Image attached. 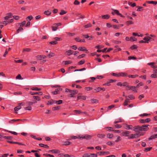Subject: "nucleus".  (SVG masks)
Wrapping results in <instances>:
<instances>
[{"instance_id": "obj_1", "label": "nucleus", "mask_w": 157, "mask_h": 157, "mask_svg": "<svg viewBox=\"0 0 157 157\" xmlns=\"http://www.w3.org/2000/svg\"><path fill=\"white\" fill-rule=\"evenodd\" d=\"M133 131L137 132H140V131H147L148 129V128L147 125H144L142 126H136L133 127Z\"/></svg>"}, {"instance_id": "obj_2", "label": "nucleus", "mask_w": 157, "mask_h": 157, "mask_svg": "<svg viewBox=\"0 0 157 157\" xmlns=\"http://www.w3.org/2000/svg\"><path fill=\"white\" fill-rule=\"evenodd\" d=\"M78 136L79 137V139L80 140H82L83 139L89 140L91 139L92 137L91 136L88 134L80 135V136Z\"/></svg>"}, {"instance_id": "obj_3", "label": "nucleus", "mask_w": 157, "mask_h": 157, "mask_svg": "<svg viewBox=\"0 0 157 157\" xmlns=\"http://www.w3.org/2000/svg\"><path fill=\"white\" fill-rule=\"evenodd\" d=\"M83 157H97V155L95 154L86 153L82 155Z\"/></svg>"}, {"instance_id": "obj_4", "label": "nucleus", "mask_w": 157, "mask_h": 157, "mask_svg": "<svg viewBox=\"0 0 157 157\" xmlns=\"http://www.w3.org/2000/svg\"><path fill=\"white\" fill-rule=\"evenodd\" d=\"M130 132L129 131H125L122 132L121 134V136H128Z\"/></svg>"}, {"instance_id": "obj_5", "label": "nucleus", "mask_w": 157, "mask_h": 157, "mask_svg": "<svg viewBox=\"0 0 157 157\" xmlns=\"http://www.w3.org/2000/svg\"><path fill=\"white\" fill-rule=\"evenodd\" d=\"M150 121V118H147L146 119H141L139 120V121L141 123H144L146 122H149Z\"/></svg>"}, {"instance_id": "obj_6", "label": "nucleus", "mask_w": 157, "mask_h": 157, "mask_svg": "<svg viewBox=\"0 0 157 157\" xmlns=\"http://www.w3.org/2000/svg\"><path fill=\"white\" fill-rule=\"evenodd\" d=\"M56 100L51 99L50 101H48L47 103L48 105H51L54 103H56Z\"/></svg>"}, {"instance_id": "obj_7", "label": "nucleus", "mask_w": 157, "mask_h": 157, "mask_svg": "<svg viewBox=\"0 0 157 157\" xmlns=\"http://www.w3.org/2000/svg\"><path fill=\"white\" fill-rule=\"evenodd\" d=\"M30 94L32 95L37 94L41 95L43 94V93L41 92H30Z\"/></svg>"}, {"instance_id": "obj_8", "label": "nucleus", "mask_w": 157, "mask_h": 157, "mask_svg": "<svg viewBox=\"0 0 157 157\" xmlns=\"http://www.w3.org/2000/svg\"><path fill=\"white\" fill-rule=\"evenodd\" d=\"M12 17V15L11 13H7L6 16L4 17V19L5 20H8L10 18Z\"/></svg>"}, {"instance_id": "obj_9", "label": "nucleus", "mask_w": 157, "mask_h": 157, "mask_svg": "<svg viewBox=\"0 0 157 157\" xmlns=\"http://www.w3.org/2000/svg\"><path fill=\"white\" fill-rule=\"evenodd\" d=\"M46 58V56H45L40 55L37 56V58L39 60H41L42 59H44Z\"/></svg>"}, {"instance_id": "obj_10", "label": "nucleus", "mask_w": 157, "mask_h": 157, "mask_svg": "<svg viewBox=\"0 0 157 157\" xmlns=\"http://www.w3.org/2000/svg\"><path fill=\"white\" fill-rule=\"evenodd\" d=\"M155 63L154 62L148 63V64L149 65H151V67L154 68H157V66L154 65Z\"/></svg>"}, {"instance_id": "obj_11", "label": "nucleus", "mask_w": 157, "mask_h": 157, "mask_svg": "<svg viewBox=\"0 0 157 157\" xmlns=\"http://www.w3.org/2000/svg\"><path fill=\"white\" fill-rule=\"evenodd\" d=\"M86 99V96H78L77 97V100H78L79 99H82L83 100H85Z\"/></svg>"}, {"instance_id": "obj_12", "label": "nucleus", "mask_w": 157, "mask_h": 157, "mask_svg": "<svg viewBox=\"0 0 157 157\" xmlns=\"http://www.w3.org/2000/svg\"><path fill=\"white\" fill-rule=\"evenodd\" d=\"M156 138H157V134L151 136V137L149 138L148 140H150Z\"/></svg>"}, {"instance_id": "obj_13", "label": "nucleus", "mask_w": 157, "mask_h": 157, "mask_svg": "<svg viewBox=\"0 0 157 157\" xmlns=\"http://www.w3.org/2000/svg\"><path fill=\"white\" fill-rule=\"evenodd\" d=\"M101 17L102 18L108 19L109 18L110 16L108 14H107L106 15H102Z\"/></svg>"}, {"instance_id": "obj_14", "label": "nucleus", "mask_w": 157, "mask_h": 157, "mask_svg": "<svg viewBox=\"0 0 157 157\" xmlns=\"http://www.w3.org/2000/svg\"><path fill=\"white\" fill-rule=\"evenodd\" d=\"M73 52L71 50H69L66 52V54L68 56H70L73 54Z\"/></svg>"}, {"instance_id": "obj_15", "label": "nucleus", "mask_w": 157, "mask_h": 157, "mask_svg": "<svg viewBox=\"0 0 157 157\" xmlns=\"http://www.w3.org/2000/svg\"><path fill=\"white\" fill-rule=\"evenodd\" d=\"M119 75L120 76L126 77L128 76V74L126 73L121 72L119 73Z\"/></svg>"}, {"instance_id": "obj_16", "label": "nucleus", "mask_w": 157, "mask_h": 157, "mask_svg": "<svg viewBox=\"0 0 157 157\" xmlns=\"http://www.w3.org/2000/svg\"><path fill=\"white\" fill-rule=\"evenodd\" d=\"M135 135V138H137L138 137H139L143 135V134H140V132H138V133H136L134 134Z\"/></svg>"}, {"instance_id": "obj_17", "label": "nucleus", "mask_w": 157, "mask_h": 157, "mask_svg": "<svg viewBox=\"0 0 157 157\" xmlns=\"http://www.w3.org/2000/svg\"><path fill=\"white\" fill-rule=\"evenodd\" d=\"M78 50L79 51H86V52H87V50L86 49L85 47H80L78 48Z\"/></svg>"}, {"instance_id": "obj_18", "label": "nucleus", "mask_w": 157, "mask_h": 157, "mask_svg": "<svg viewBox=\"0 0 157 157\" xmlns=\"http://www.w3.org/2000/svg\"><path fill=\"white\" fill-rule=\"evenodd\" d=\"M126 129H132V128H133V127L132 125H128L127 124H126Z\"/></svg>"}, {"instance_id": "obj_19", "label": "nucleus", "mask_w": 157, "mask_h": 157, "mask_svg": "<svg viewBox=\"0 0 157 157\" xmlns=\"http://www.w3.org/2000/svg\"><path fill=\"white\" fill-rule=\"evenodd\" d=\"M147 2L149 4H153L156 5L157 4V2H155L153 1H147Z\"/></svg>"}, {"instance_id": "obj_20", "label": "nucleus", "mask_w": 157, "mask_h": 157, "mask_svg": "<svg viewBox=\"0 0 157 157\" xmlns=\"http://www.w3.org/2000/svg\"><path fill=\"white\" fill-rule=\"evenodd\" d=\"M71 144V142H69V141H64V142H63V145H69L70 144Z\"/></svg>"}, {"instance_id": "obj_21", "label": "nucleus", "mask_w": 157, "mask_h": 157, "mask_svg": "<svg viewBox=\"0 0 157 157\" xmlns=\"http://www.w3.org/2000/svg\"><path fill=\"white\" fill-rule=\"evenodd\" d=\"M106 136L107 138L109 139H111L113 136V135L112 134L109 133Z\"/></svg>"}, {"instance_id": "obj_22", "label": "nucleus", "mask_w": 157, "mask_h": 157, "mask_svg": "<svg viewBox=\"0 0 157 157\" xmlns=\"http://www.w3.org/2000/svg\"><path fill=\"white\" fill-rule=\"evenodd\" d=\"M90 101L92 103H94L98 102V101L96 99H92L90 100Z\"/></svg>"}, {"instance_id": "obj_23", "label": "nucleus", "mask_w": 157, "mask_h": 157, "mask_svg": "<svg viewBox=\"0 0 157 157\" xmlns=\"http://www.w3.org/2000/svg\"><path fill=\"white\" fill-rule=\"evenodd\" d=\"M101 88H100V87H98L96 89H94L93 92L94 93H95L96 92H99L101 90Z\"/></svg>"}, {"instance_id": "obj_24", "label": "nucleus", "mask_w": 157, "mask_h": 157, "mask_svg": "<svg viewBox=\"0 0 157 157\" xmlns=\"http://www.w3.org/2000/svg\"><path fill=\"white\" fill-rule=\"evenodd\" d=\"M59 109H60V106H59L53 107L52 108V109L53 111H55L56 110H59Z\"/></svg>"}, {"instance_id": "obj_25", "label": "nucleus", "mask_w": 157, "mask_h": 157, "mask_svg": "<svg viewBox=\"0 0 157 157\" xmlns=\"http://www.w3.org/2000/svg\"><path fill=\"white\" fill-rule=\"evenodd\" d=\"M48 152H52V153H59V151L58 150H50L48 151Z\"/></svg>"}, {"instance_id": "obj_26", "label": "nucleus", "mask_w": 157, "mask_h": 157, "mask_svg": "<svg viewBox=\"0 0 157 157\" xmlns=\"http://www.w3.org/2000/svg\"><path fill=\"white\" fill-rule=\"evenodd\" d=\"M97 136L99 138H102L105 137V135L99 134L97 135Z\"/></svg>"}, {"instance_id": "obj_27", "label": "nucleus", "mask_w": 157, "mask_h": 157, "mask_svg": "<svg viewBox=\"0 0 157 157\" xmlns=\"http://www.w3.org/2000/svg\"><path fill=\"white\" fill-rule=\"evenodd\" d=\"M20 121V119H16V120L12 119V120H11L10 121H9V123H12L16 121Z\"/></svg>"}, {"instance_id": "obj_28", "label": "nucleus", "mask_w": 157, "mask_h": 157, "mask_svg": "<svg viewBox=\"0 0 157 157\" xmlns=\"http://www.w3.org/2000/svg\"><path fill=\"white\" fill-rule=\"evenodd\" d=\"M128 76L129 78H135L136 77H138V75H128Z\"/></svg>"}, {"instance_id": "obj_29", "label": "nucleus", "mask_w": 157, "mask_h": 157, "mask_svg": "<svg viewBox=\"0 0 157 157\" xmlns=\"http://www.w3.org/2000/svg\"><path fill=\"white\" fill-rule=\"evenodd\" d=\"M44 13L47 15H49L51 14V12L50 11L48 10L47 11H45L44 12Z\"/></svg>"}, {"instance_id": "obj_30", "label": "nucleus", "mask_w": 157, "mask_h": 157, "mask_svg": "<svg viewBox=\"0 0 157 157\" xmlns=\"http://www.w3.org/2000/svg\"><path fill=\"white\" fill-rule=\"evenodd\" d=\"M33 98L34 99H35L37 101H40V98L38 96H34L33 97Z\"/></svg>"}, {"instance_id": "obj_31", "label": "nucleus", "mask_w": 157, "mask_h": 157, "mask_svg": "<svg viewBox=\"0 0 157 157\" xmlns=\"http://www.w3.org/2000/svg\"><path fill=\"white\" fill-rule=\"evenodd\" d=\"M31 89L33 90H37L39 91L41 89L40 88H39L36 87H33L31 88Z\"/></svg>"}, {"instance_id": "obj_32", "label": "nucleus", "mask_w": 157, "mask_h": 157, "mask_svg": "<svg viewBox=\"0 0 157 157\" xmlns=\"http://www.w3.org/2000/svg\"><path fill=\"white\" fill-rule=\"evenodd\" d=\"M6 131L7 132L11 133H12L14 135H17V133L16 132H15L11 131H8V130H6Z\"/></svg>"}, {"instance_id": "obj_33", "label": "nucleus", "mask_w": 157, "mask_h": 157, "mask_svg": "<svg viewBox=\"0 0 157 157\" xmlns=\"http://www.w3.org/2000/svg\"><path fill=\"white\" fill-rule=\"evenodd\" d=\"M113 126L115 127L116 128H120L121 127V125L118 124H114Z\"/></svg>"}, {"instance_id": "obj_34", "label": "nucleus", "mask_w": 157, "mask_h": 157, "mask_svg": "<svg viewBox=\"0 0 157 157\" xmlns=\"http://www.w3.org/2000/svg\"><path fill=\"white\" fill-rule=\"evenodd\" d=\"M136 39L133 37H131L130 38V40L132 41L136 40Z\"/></svg>"}, {"instance_id": "obj_35", "label": "nucleus", "mask_w": 157, "mask_h": 157, "mask_svg": "<svg viewBox=\"0 0 157 157\" xmlns=\"http://www.w3.org/2000/svg\"><path fill=\"white\" fill-rule=\"evenodd\" d=\"M91 26H92L91 24L90 23L87 24L86 25H85L84 26V27L85 28H87L91 27Z\"/></svg>"}, {"instance_id": "obj_36", "label": "nucleus", "mask_w": 157, "mask_h": 157, "mask_svg": "<svg viewBox=\"0 0 157 157\" xmlns=\"http://www.w3.org/2000/svg\"><path fill=\"white\" fill-rule=\"evenodd\" d=\"M135 138V135L134 134H132L130 135L128 137V139H134Z\"/></svg>"}, {"instance_id": "obj_37", "label": "nucleus", "mask_w": 157, "mask_h": 157, "mask_svg": "<svg viewBox=\"0 0 157 157\" xmlns=\"http://www.w3.org/2000/svg\"><path fill=\"white\" fill-rule=\"evenodd\" d=\"M152 148V147H147L145 148L144 151L146 152H147L148 151H150L151 149Z\"/></svg>"}, {"instance_id": "obj_38", "label": "nucleus", "mask_w": 157, "mask_h": 157, "mask_svg": "<svg viewBox=\"0 0 157 157\" xmlns=\"http://www.w3.org/2000/svg\"><path fill=\"white\" fill-rule=\"evenodd\" d=\"M55 55V54L54 53H53V52H51L50 53V54H48V56L49 57H52L53 56H54Z\"/></svg>"}, {"instance_id": "obj_39", "label": "nucleus", "mask_w": 157, "mask_h": 157, "mask_svg": "<svg viewBox=\"0 0 157 157\" xmlns=\"http://www.w3.org/2000/svg\"><path fill=\"white\" fill-rule=\"evenodd\" d=\"M58 43L56 41H51L50 42V44H51L54 45L57 44Z\"/></svg>"}, {"instance_id": "obj_40", "label": "nucleus", "mask_w": 157, "mask_h": 157, "mask_svg": "<svg viewBox=\"0 0 157 157\" xmlns=\"http://www.w3.org/2000/svg\"><path fill=\"white\" fill-rule=\"evenodd\" d=\"M66 13V12L64 10H62L60 13L59 14L60 15H63Z\"/></svg>"}, {"instance_id": "obj_41", "label": "nucleus", "mask_w": 157, "mask_h": 157, "mask_svg": "<svg viewBox=\"0 0 157 157\" xmlns=\"http://www.w3.org/2000/svg\"><path fill=\"white\" fill-rule=\"evenodd\" d=\"M131 48L132 49H136L137 48V47L136 45H133L131 47Z\"/></svg>"}, {"instance_id": "obj_42", "label": "nucleus", "mask_w": 157, "mask_h": 157, "mask_svg": "<svg viewBox=\"0 0 157 157\" xmlns=\"http://www.w3.org/2000/svg\"><path fill=\"white\" fill-rule=\"evenodd\" d=\"M75 40L77 42H82V40H81L79 37L75 38Z\"/></svg>"}, {"instance_id": "obj_43", "label": "nucleus", "mask_w": 157, "mask_h": 157, "mask_svg": "<svg viewBox=\"0 0 157 157\" xmlns=\"http://www.w3.org/2000/svg\"><path fill=\"white\" fill-rule=\"evenodd\" d=\"M127 97L129 98L130 100H132L135 98V97L132 95H129Z\"/></svg>"}, {"instance_id": "obj_44", "label": "nucleus", "mask_w": 157, "mask_h": 157, "mask_svg": "<svg viewBox=\"0 0 157 157\" xmlns=\"http://www.w3.org/2000/svg\"><path fill=\"white\" fill-rule=\"evenodd\" d=\"M112 75L114 76H116V77H120V75H119V73L118 74L117 73H113L112 74Z\"/></svg>"}, {"instance_id": "obj_45", "label": "nucleus", "mask_w": 157, "mask_h": 157, "mask_svg": "<svg viewBox=\"0 0 157 157\" xmlns=\"http://www.w3.org/2000/svg\"><path fill=\"white\" fill-rule=\"evenodd\" d=\"M52 30L53 31H55L57 29V28L56 26L55 25V26H52Z\"/></svg>"}, {"instance_id": "obj_46", "label": "nucleus", "mask_w": 157, "mask_h": 157, "mask_svg": "<svg viewBox=\"0 0 157 157\" xmlns=\"http://www.w3.org/2000/svg\"><path fill=\"white\" fill-rule=\"evenodd\" d=\"M26 23V21H24L20 23V26H24Z\"/></svg>"}, {"instance_id": "obj_47", "label": "nucleus", "mask_w": 157, "mask_h": 157, "mask_svg": "<svg viewBox=\"0 0 157 157\" xmlns=\"http://www.w3.org/2000/svg\"><path fill=\"white\" fill-rule=\"evenodd\" d=\"M25 110H30L32 109L31 107L30 106H28L24 108Z\"/></svg>"}, {"instance_id": "obj_48", "label": "nucleus", "mask_w": 157, "mask_h": 157, "mask_svg": "<svg viewBox=\"0 0 157 157\" xmlns=\"http://www.w3.org/2000/svg\"><path fill=\"white\" fill-rule=\"evenodd\" d=\"M4 138L6 139L10 140L12 138V137L10 136H5Z\"/></svg>"}, {"instance_id": "obj_49", "label": "nucleus", "mask_w": 157, "mask_h": 157, "mask_svg": "<svg viewBox=\"0 0 157 157\" xmlns=\"http://www.w3.org/2000/svg\"><path fill=\"white\" fill-rule=\"evenodd\" d=\"M79 3L80 2L77 0H75L74 3V4L75 5H78Z\"/></svg>"}, {"instance_id": "obj_50", "label": "nucleus", "mask_w": 157, "mask_h": 157, "mask_svg": "<svg viewBox=\"0 0 157 157\" xmlns=\"http://www.w3.org/2000/svg\"><path fill=\"white\" fill-rule=\"evenodd\" d=\"M56 101V103H57L58 104H60L62 103V100H59L58 101Z\"/></svg>"}, {"instance_id": "obj_51", "label": "nucleus", "mask_w": 157, "mask_h": 157, "mask_svg": "<svg viewBox=\"0 0 157 157\" xmlns=\"http://www.w3.org/2000/svg\"><path fill=\"white\" fill-rule=\"evenodd\" d=\"M63 62H64L65 65H67L71 63L72 62L70 61H63Z\"/></svg>"}, {"instance_id": "obj_52", "label": "nucleus", "mask_w": 157, "mask_h": 157, "mask_svg": "<svg viewBox=\"0 0 157 157\" xmlns=\"http://www.w3.org/2000/svg\"><path fill=\"white\" fill-rule=\"evenodd\" d=\"M79 136H80V135H78L77 136H73L71 137V138L72 139H79Z\"/></svg>"}, {"instance_id": "obj_53", "label": "nucleus", "mask_w": 157, "mask_h": 157, "mask_svg": "<svg viewBox=\"0 0 157 157\" xmlns=\"http://www.w3.org/2000/svg\"><path fill=\"white\" fill-rule=\"evenodd\" d=\"M85 56V54H82L81 55H80L79 56H78V58H83V57H84Z\"/></svg>"}, {"instance_id": "obj_54", "label": "nucleus", "mask_w": 157, "mask_h": 157, "mask_svg": "<svg viewBox=\"0 0 157 157\" xmlns=\"http://www.w3.org/2000/svg\"><path fill=\"white\" fill-rule=\"evenodd\" d=\"M117 136V139L115 141V142H118L121 140V139L120 136Z\"/></svg>"}, {"instance_id": "obj_55", "label": "nucleus", "mask_w": 157, "mask_h": 157, "mask_svg": "<svg viewBox=\"0 0 157 157\" xmlns=\"http://www.w3.org/2000/svg\"><path fill=\"white\" fill-rule=\"evenodd\" d=\"M126 24L128 25L133 24V22L131 21H128L126 22Z\"/></svg>"}, {"instance_id": "obj_56", "label": "nucleus", "mask_w": 157, "mask_h": 157, "mask_svg": "<svg viewBox=\"0 0 157 157\" xmlns=\"http://www.w3.org/2000/svg\"><path fill=\"white\" fill-rule=\"evenodd\" d=\"M131 90L133 91H135L136 92H137V91L136 89V87L135 86H132Z\"/></svg>"}, {"instance_id": "obj_57", "label": "nucleus", "mask_w": 157, "mask_h": 157, "mask_svg": "<svg viewBox=\"0 0 157 157\" xmlns=\"http://www.w3.org/2000/svg\"><path fill=\"white\" fill-rule=\"evenodd\" d=\"M144 40H145V43H148V40H147V37L145 36L144 38Z\"/></svg>"}, {"instance_id": "obj_58", "label": "nucleus", "mask_w": 157, "mask_h": 157, "mask_svg": "<svg viewBox=\"0 0 157 157\" xmlns=\"http://www.w3.org/2000/svg\"><path fill=\"white\" fill-rule=\"evenodd\" d=\"M128 58L129 59H136V58L134 56H129Z\"/></svg>"}, {"instance_id": "obj_59", "label": "nucleus", "mask_w": 157, "mask_h": 157, "mask_svg": "<svg viewBox=\"0 0 157 157\" xmlns=\"http://www.w3.org/2000/svg\"><path fill=\"white\" fill-rule=\"evenodd\" d=\"M151 77L152 78H157V76L155 74H153L151 75Z\"/></svg>"}, {"instance_id": "obj_60", "label": "nucleus", "mask_w": 157, "mask_h": 157, "mask_svg": "<svg viewBox=\"0 0 157 157\" xmlns=\"http://www.w3.org/2000/svg\"><path fill=\"white\" fill-rule=\"evenodd\" d=\"M13 17V18L16 20H18L19 19V17L18 16H14Z\"/></svg>"}, {"instance_id": "obj_61", "label": "nucleus", "mask_w": 157, "mask_h": 157, "mask_svg": "<svg viewBox=\"0 0 157 157\" xmlns=\"http://www.w3.org/2000/svg\"><path fill=\"white\" fill-rule=\"evenodd\" d=\"M8 23H9V22L8 21H4L2 22V24L5 25H7Z\"/></svg>"}, {"instance_id": "obj_62", "label": "nucleus", "mask_w": 157, "mask_h": 157, "mask_svg": "<svg viewBox=\"0 0 157 157\" xmlns=\"http://www.w3.org/2000/svg\"><path fill=\"white\" fill-rule=\"evenodd\" d=\"M74 111L75 112V113H76L80 114L81 113L80 111L78 110H74Z\"/></svg>"}, {"instance_id": "obj_63", "label": "nucleus", "mask_w": 157, "mask_h": 157, "mask_svg": "<svg viewBox=\"0 0 157 157\" xmlns=\"http://www.w3.org/2000/svg\"><path fill=\"white\" fill-rule=\"evenodd\" d=\"M20 107L18 106L15 107L14 109V110L16 111H18Z\"/></svg>"}, {"instance_id": "obj_64", "label": "nucleus", "mask_w": 157, "mask_h": 157, "mask_svg": "<svg viewBox=\"0 0 157 157\" xmlns=\"http://www.w3.org/2000/svg\"><path fill=\"white\" fill-rule=\"evenodd\" d=\"M85 63L84 61L81 60L78 62V64L79 65H82L83 64Z\"/></svg>"}]
</instances>
